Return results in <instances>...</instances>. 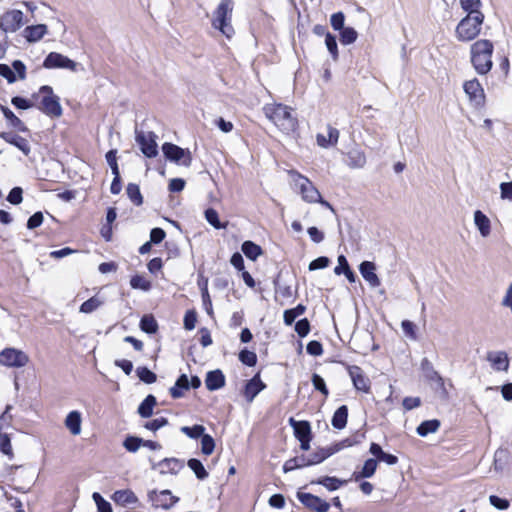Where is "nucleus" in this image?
<instances>
[{"label": "nucleus", "mask_w": 512, "mask_h": 512, "mask_svg": "<svg viewBox=\"0 0 512 512\" xmlns=\"http://www.w3.org/2000/svg\"><path fill=\"white\" fill-rule=\"evenodd\" d=\"M494 45L490 40L480 39L470 47V60L479 75H486L493 66L492 54Z\"/></svg>", "instance_id": "1"}, {"label": "nucleus", "mask_w": 512, "mask_h": 512, "mask_svg": "<svg viewBox=\"0 0 512 512\" xmlns=\"http://www.w3.org/2000/svg\"><path fill=\"white\" fill-rule=\"evenodd\" d=\"M265 116L281 131L290 133L297 127V119L292 116L291 109L283 104H266L263 108Z\"/></svg>", "instance_id": "2"}, {"label": "nucleus", "mask_w": 512, "mask_h": 512, "mask_svg": "<svg viewBox=\"0 0 512 512\" xmlns=\"http://www.w3.org/2000/svg\"><path fill=\"white\" fill-rule=\"evenodd\" d=\"M233 0H221L216 10L213 12L212 27L219 30L228 39L234 35L232 26Z\"/></svg>", "instance_id": "3"}, {"label": "nucleus", "mask_w": 512, "mask_h": 512, "mask_svg": "<svg viewBox=\"0 0 512 512\" xmlns=\"http://www.w3.org/2000/svg\"><path fill=\"white\" fill-rule=\"evenodd\" d=\"M483 21V13L466 15L456 27L457 39L463 42L474 40L481 32Z\"/></svg>", "instance_id": "4"}, {"label": "nucleus", "mask_w": 512, "mask_h": 512, "mask_svg": "<svg viewBox=\"0 0 512 512\" xmlns=\"http://www.w3.org/2000/svg\"><path fill=\"white\" fill-rule=\"evenodd\" d=\"M289 174L305 202L316 203L320 200V192L307 177L295 170L289 171Z\"/></svg>", "instance_id": "5"}, {"label": "nucleus", "mask_w": 512, "mask_h": 512, "mask_svg": "<svg viewBox=\"0 0 512 512\" xmlns=\"http://www.w3.org/2000/svg\"><path fill=\"white\" fill-rule=\"evenodd\" d=\"M421 369L426 380L432 383L435 391L439 393L440 397L448 399L449 392L446 388L443 377L434 369L433 364L427 358L422 359Z\"/></svg>", "instance_id": "6"}, {"label": "nucleus", "mask_w": 512, "mask_h": 512, "mask_svg": "<svg viewBox=\"0 0 512 512\" xmlns=\"http://www.w3.org/2000/svg\"><path fill=\"white\" fill-rule=\"evenodd\" d=\"M162 152L167 160L178 165L189 167L192 163V155L190 150L181 148L176 144L165 142L162 145Z\"/></svg>", "instance_id": "7"}, {"label": "nucleus", "mask_w": 512, "mask_h": 512, "mask_svg": "<svg viewBox=\"0 0 512 512\" xmlns=\"http://www.w3.org/2000/svg\"><path fill=\"white\" fill-rule=\"evenodd\" d=\"M156 138L157 136L154 132L135 130V141L140 146L141 152L148 158H154L158 155Z\"/></svg>", "instance_id": "8"}, {"label": "nucleus", "mask_w": 512, "mask_h": 512, "mask_svg": "<svg viewBox=\"0 0 512 512\" xmlns=\"http://www.w3.org/2000/svg\"><path fill=\"white\" fill-rule=\"evenodd\" d=\"M28 362V355L21 350L5 348L0 352V364L3 366L20 368Z\"/></svg>", "instance_id": "9"}, {"label": "nucleus", "mask_w": 512, "mask_h": 512, "mask_svg": "<svg viewBox=\"0 0 512 512\" xmlns=\"http://www.w3.org/2000/svg\"><path fill=\"white\" fill-rule=\"evenodd\" d=\"M23 12L17 9L8 10L0 17V29L6 34L19 30L23 25Z\"/></svg>", "instance_id": "10"}, {"label": "nucleus", "mask_w": 512, "mask_h": 512, "mask_svg": "<svg viewBox=\"0 0 512 512\" xmlns=\"http://www.w3.org/2000/svg\"><path fill=\"white\" fill-rule=\"evenodd\" d=\"M464 91L469 98L471 105L477 109L485 105V93L478 79L466 81L463 85Z\"/></svg>", "instance_id": "11"}, {"label": "nucleus", "mask_w": 512, "mask_h": 512, "mask_svg": "<svg viewBox=\"0 0 512 512\" xmlns=\"http://www.w3.org/2000/svg\"><path fill=\"white\" fill-rule=\"evenodd\" d=\"M77 66L78 63L57 52H50L43 61V67L46 69H68L76 71Z\"/></svg>", "instance_id": "12"}, {"label": "nucleus", "mask_w": 512, "mask_h": 512, "mask_svg": "<svg viewBox=\"0 0 512 512\" xmlns=\"http://www.w3.org/2000/svg\"><path fill=\"white\" fill-rule=\"evenodd\" d=\"M148 500L155 508L170 509L179 501V498L174 496L170 490L165 489L160 492L156 490L150 491L148 493Z\"/></svg>", "instance_id": "13"}, {"label": "nucleus", "mask_w": 512, "mask_h": 512, "mask_svg": "<svg viewBox=\"0 0 512 512\" xmlns=\"http://www.w3.org/2000/svg\"><path fill=\"white\" fill-rule=\"evenodd\" d=\"M0 76L5 78L8 83H14L17 79L26 78V66L21 60H14L12 65L0 64Z\"/></svg>", "instance_id": "14"}, {"label": "nucleus", "mask_w": 512, "mask_h": 512, "mask_svg": "<svg viewBox=\"0 0 512 512\" xmlns=\"http://www.w3.org/2000/svg\"><path fill=\"white\" fill-rule=\"evenodd\" d=\"M354 442H352L350 439H345L341 443L336 444L334 447L329 448H320L311 455H307L309 457V463L310 465H315L318 463L323 462L325 459H327L329 456L333 455L334 453L338 452L340 449L344 447L352 446Z\"/></svg>", "instance_id": "15"}, {"label": "nucleus", "mask_w": 512, "mask_h": 512, "mask_svg": "<svg viewBox=\"0 0 512 512\" xmlns=\"http://www.w3.org/2000/svg\"><path fill=\"white\" fill-rule=\"evenodd\" d=\"M297 498L304 506L315 512H327L330 508L328 502L311 493L298 492Z\"/></svg>", "instance_id": "16"}, {"label": "nucleus", "mask_w": 512, "mask_h": 512, "mask_svg": "<svg viewBox=\"0 0 512 512\" xmlns=\"http://www.w3.org/2000/svg\"><path fill=\"white\" fill-rule=\"evenodd\" d=\"M347 370L355 389L368 393L370 391V380L363 370L356 365H348Z\"/></svg>", "instance_id": "17"}, {"label": "nucleus", "mask_w": 512, "mask_h": 512, "mask_svg": "<svg viewBox=\"0 0 512 512\" xmlns=\"http://www.w3.org/2000/svg\"><path fill=\"white\" fill-rule=\"evenodd\" d=\"M39 109L51 117H60L62 115V108L59 102V97L56 95L43 96Z\"/></svg>", "instance_id": "18"}, {"label": "nucleus", "mask_w": 512, "mask_h": 512, "mask_svg": "<svg viewBox=\"0 0 512 512\" xmlns=\"http://www.w3.org/2000/svg\"><path fill=\"white\" fill-rule=\"evenodd\" d=\"M487 361L495 371H507L509 357L505 351H490L487 353Z\"/></svg>", "instance_id": "19"}, {"label": "nucleus", "mask_w": 512, "mask_h": 512, "mask_svg": "<svg viewBox=\"0 0 512 512\" xmlns=\"http://www.w3.org/2000/svg\"><path fill=\"white\" fill-rule=\"evenodd\" d=\"M266 388V385L261 381L259 373L252 379L248 380L244 387V397L247 402L251 403L254 398Z\"/></svg>", "instance_id": "20"}, {"label": "nucleus", "mask_w": 512, "mask_h": 512, "mask_svg": "<svg viewBox=\"0 0 512 512\" xmlns=\"http://www.w3.org/2000/svg\"><path fill=\"white\" fill-rule=\"evenodd\" d=\"M359 271L366 282L369 283L371 287L380 286L381 282L376 271V266L373 262L363 261L359 266Z\"/></svg>", "instance_id": "21"}, {"label": "nucleus", "mask_w": 512, "mask_h": 512, "mask_svg": "<svg viewBox=\"0 0 512 512\" xmlns=\"http://www.w3.org/2000/svg\"><path fill=\"white\" fill-rule=\"evenodd\" d=\"M0 138H2L7 143L17 147L24 153V155H29L31 148L29 142L25 138L9 132H0Z\"/></svg>", "instance_id": "22"}, {"label": "nucleus", "mask_w": 512, "mask_h": 512, "mask_svg": "<svg viewBox=\"0 0 512 512\" xmlns=\"http://www.w3.org/2000/svg\"><path fill=\"white\" fill-rule=\"evenodd\" d=\"M205 384L209 391L219 390L225 386V376L219 369L209 371L206 374Z\"/></svg>", "instance_id": "23"}, {"label": "nucleus", "mask_w": 512, "mask_h": 512, "mask_svg": "<svg viewBox=\"0 0 512 512\" xmlns=\"http://www.w3.org/2000/svg\"><path fill=\"white\" fill-rule=\"evenodd\" d=\"M289 424L293 428L294 435L298 440L312 438L311 426L308 421H297L291 417Z\"/></svg>", "instance_id": "24"}, {"label": "nucleus", "mask_w": 512, "mask_h": 512, "mask_svg": "<svg viewBox=\"0 0 512 512\" xmlns=\"http://www.w3.org/2000/svg\"><path fill=\"white\" fill-rule=\"evenodd\" d=\"M510 454L507 449L499 448L495 451L493 470L496 473L502 474L508 467Z\"/></svg>", "instance_id": "25"}, {"label": "nucleus", "mask_w": 512, "mask_h": 512, "mask_svg": "<svg viewBox=\"0 0 512 512\" xmlns=\"http://www.w3.org/2000/svg\"><path fill=\"white\" fill-rule=\"evenodd\" d=\"M184 467L183 461L176 458H165L157 464L160 473L176 474Z\"/></svg>", "instance_id": "26"}, {"label": "nucleus", "mask_w": 512, "mask_h": 512, "mask_svg": "<svg viewBox=\"0 0 512 512\" xmlns=\"http://www.w3.org/2000/svg\"><path fill=\"white\" fill-rule=\"evenodd\" d=\"M81 413L79 411H71L65 419V426L72 435H79L81 433Z\"/></svg>", "instance_id": "27"}, {"label": "nucleus", "mask_w": 512, "mask_h": 512, "mask_svg": "<svg viewBox=\"0 0 512 512\" xmlns=\"http://www.w3.org/2000/svg\"><path fill=\"white\" fill-rule=\"evenodd\" d=\"M46 33L47 26L45 24L27 26L24 29V37L28 42H37L42 39Z\"/></svg>", "instance_id": "28"}, {"label": "nucleus", "mask_w": 512, "mask_h": 512, "mask_svg": "<svg viewBox=\"0 0 512 512\" xmlns=\"http://www.w3.org/2000/svg\"><path fill=\"white\" fill-rule=\"evenodd\" d=\"M327 130H328V136L327 137L325 135H323V134H318L317 137H316L317 144L320 147H323V148H327L329 146L336 145L337 142H338V139H339V131H338V129H336V128L332 127V126H328Z\"/></svg>", "instance_id": "29"}, {"label": "nucleus", "mask_w": 512, "mask_h": 512, "mask_svg": "<svg viewBox=\"0 0 512 512\" xmlns=\"http://www.w3.org/2000/svg\"><path fill=\"white\" fill-rule=\"evenodd\" d=\"M0 110L2 111L5 119L11 127L17 129L20 132H28L27 126L8 107L0 104Z\"/></svg>", "instance_id": "30"}, {"label": "nucleus", "mask_w": 512, "mask_h": 512, "mask_svg": "<svg viewBox=\"0 0 512 512\" xmlns=\"http://www.w3.org/2000/svg\"><path fill=\"white\" fill-rule=\"evenodd\" d=\"M189 390V379L186 374H182L176 380L174 386L170 388V395L174 399L184 396L185 392Z\"/></svg>", "instance_id": "31"}, {"label": "nucleus", "mask_w": 512, "mask_h": 512, "mask_svg": "<svg viewBox=\"0 0 512 512\" xmlns=\"http://www.w3.org/2000/svg\"><path fill=\"white\" fill-rule=\"evenodd\" d=\"M113 500L115 503L120 505L135 504L138 502V498L135 493L131 490H118L113 494Z\"/></svg>", "instance_id": "32"}, {"label": "nucleus", "mask_w": 512, "mask_h": 512, "mask_svg": "<svg viewBox=\"0 0 512 512\" xmlns=\"http://www.w3.org/2000/svg\"><path fill=\"white\" fill-rule=\"evenodd\" d=\"M474 222H475V225L477 226L480 234L483 237H487L490 234V230H491L490 220L480 210H477L474 213Z\"/></svg>", "instance_id": "33"}, {"label": "nucleus", "mask_w": 512, "mask_h": 512, "mask_svg": "<svg viewBox=\"0 0 512 512\" xmlns=\"http://www.w3.org/2000/svg\"><path fill=\"white\" fill-rule=\"evenodd\" d=\"M348 408L346 405L340 406L333 414L331 423L336 429H343L347 424Z\"/></svg>", "instance_id": "34"}, {"label": "nucleus", "mask_w": 512, "mask_h": 512, "mask_svg": "<svg viewBox=\"0 0 512 512\" xmlns=\"http://www.w3.org/2000/svg\"><path fill=\"white\" fill-rule=\"evenodd\" d=\"M306 466H310L309 457L307 455H300L287 460L283 465V470L287 473Z\"/></svg>", "instance_id": "35"}, {"label": "nucleus", "mask_w": 512, "mask_h": 512, "mask_svg": "<svg viewBox=\"0 0 512 512\" xmlns=\"http://www.w3.org/2000/svg\"><path fill=\"white\" fill-rule=\"evenodd\" d=\"M156 405V398L148 395L139 405L138 413L143 418H149L153 414V408Z\"/></svg>", "instance_id": "36"}, {"label": "nucleus", "mask_w": 512, "mask_h": 512, "mask_svg": "<svg viewBox=\"0 0 512 512\" xmlns=\"http://www.w3.org/2000/svg\"><path fill=\"white\" fill-rule=\"evenodd\" d=\"M440 427V422L437 419L423 421L417 427L418 435L425 437L429 433H435Z\"/></svg>", "instance_id": "37"}, {"label": "nucleus", "mask_w": 512, "mask_h": 512, "mask_svg": "<svg viewBox=\"0 0 512 512\" xmlns=\"http://www.w3.org/2000/svg\"><path fill=\"white\" fill-rule=\"evenodd\" d=\"M241 249L245 256L251 260H256L262 254L261 247L252 241H245Z\"/></svg>", "instance_id": "38"}, {"label": "nucleus", "mask_w": 512, "mask_h": 512, "mask_svg": "<svg viewBox=\"0 0 512 512\" xmlns=\"http://www.w3.org/2000/svg\"><path fill=\"white\" fill-rule=\"evenodd\" d=\"M377 469V460L370 458L367 459L362 467V470L358 474H354L355 479L358 480L360 478H370L374 475Z\"/></svg>", "instance_id": "39"}, {"label": "nucleus", "mask_w": 512, "mask_h": 512, "mask_svg": "<svg viewBox=\"0 0 512 512\" xmlns=\"http://www.w3.org/2000/svg\"><path fill=\"white\" fill-rule=\"evenodd\" d=\"M103 303L104 301L101 298L93 296L83 302L79 310L81 313L89 314L97 310Z\"/></svg>", "instance_id": "40"}, {"label": "nucleus", "mask_w": 512, "mask_h": 512, "mask_svg": "<svg viewBox=\"0 0 512 512\" xmlns=\"http://www.w3.org/2000/svg\"><path fill=\"white\" fill-rule=\"evenodd\" d=\"M140 328L146 333L153 334L158 330V323L152 315H144L140 321Z\"/></svg>", "instance_id": "41"}, {"label": "nucleus", "mask_w": 512, "mask_h": 512, "mask_svg": "<svg viewBox=\"0 0 512 512\" xmlns=\"http://www.w3.org/2000/svg\"><path fill=\"white\" fill-rule=\"evenodd\" d=\"M128 198L136 205L140 206L143 203V198L140 188L137 184L129 183L126 188Z\"/></svg>", "instance_id": "42"}, {"label": "nucleus", "mask_w": 512, "mask_h": 512, "mask_svg": "<svg viewBox=\"0 0 512 512\" xmlns=\"http://www.w3.org/2000/svg\"><path fill=\"white\" fill-rule=\"evenodd\" d=\"M187 465L195 473L199 480H204L208 477V472L204 468L200 460L192 458L188 461Z\"/></svg>", "instance_id": "43"}, {"label": "nucleus", "mask_w": 512, "mask_h": 512, "mask_svg": "<svg viewBox=\"0 0 512 512\" xmlns=\"http://www.w3.org/2000/svg\"><path fill=\"white\" fill-rule=\"evenodd\" d=\"M358 33L352 27H344L340 30V42L343 45H349L357 40Z\"/></svg>", "instance_id": "44"}, {"label": "nucleus", "mask_w": 512, "mask_h": 512, "mask_svg": "<svg viewBox=\"0 0 512 512\" xmlns=\"http://www.w3.org/2000/svg\"><path fill=\"white\" fill-rule=\"evenodd\" d=\"M317 484L323 485L329 491L337 490L341 485L345 484L346 481H342L336 477L325 476L316 481Z\"/></svg>", "instance_id": "45"}, {"label": "nucleus", "mask_w": 512, "mask_h": 512, "mask_svg": "<svg viewBox=\"0 0 512 512\" xmlns=\"http://www.w3.org/2000/svg\"><path fill=\"white\" fill-rule=\"evenodd\" d=\"M461 8L467 12V15L482 13L480 7L482 6L481 0H459Z\"/></svg>", "instance_id": "46"}, {"label": "nucleus", "mask_w": 512, "mask_h": 512, "mask_svg": "<svg viewBox=\"0 0 512 512\" xmlns=\"http://www.w3.org/2000/svg\"><path fill=\"white\" fill-rule=\"evenodd\" d=\"M349 166L354 168H361L366 163L365 155L358 150H352L348 153Z\"/></svg>", "instance_id": "47"}, {"label": "nucleus", "mask_w": 512, "mask_h": 512, "mask_svg": "<svg viewBox=\"0 0 512 512\" xmlns=\"http://www.w3.org/2000/svg\"><path fill=\"white\" fill-rule=\"evenodd\" d=\"M205 219L215 229L226 228V224H223L219 220L218 212L215 209H213V208H208V209L205 210Z\"/></svg>", "instance_id": "48"}, {"label": "nucleus", "mask_w": 512, "mask_h": 512, "mask_svg": "<svg viewBox=\"0 0 512 512\" xmlns=\"http://www.w3.org/2000/svg\"><path fill=\"white\" fill-rule=\"evenodd\" d=\"M180 431L184 433L186 436L192 439H197L201 437L205 432V427L203 425H194L192 427L182 426Z\"/></svg>", "instance_id": "49"}, {"label": "nucleus", "mask_w": 512, "mask_h": 512, "mask_svg": "<svg viewBox=\"0 0 512 512\" xmlns=\"http://www.w3.org/2000/svg\"><path fill=\"white\" fill-rule=\"evenodd\" d=\"M130 285L133 289H140L142 291H149L151 289V282L141 275H135L130 280Z\"/></svg>", "instance_id": "50"}, {"label": "nucleus", "mask_w": 512, "mask_h": 512, "mask_svg": "<svg viewBox=\"0 0 512 512\" xmlns=\"http://www.w3.org/2000/svg\"><path fill=\"white\" fill-rule=\"evenodd\" d=\"M136 373L139 379L146 384H152L157 379L156 374L150 371L147 367H138L136 369Z\"/></svg>", "instance_id": "51"}, {"label": "nucleus", "mask_w": 512, "mask_h": 512, "mask_svg": "<svg viewBox=\"0 0 512 512\" xmlns=\"http://www.w3.org/2000/svg\"><path fill=\"white\" fill-rule=\"evenodd\" d=\"M143 439L136 437V436H128L125 438L123 442L124 448L132 453H135L138 451L140 446H142Z\"/></svg>", "instance_id": "52"}, {"label": "nucleus", "mask_w": 512, "mask_h": 512, "mask_svg": "<svg viewBox=\"0 0 512 512\" xmlns=\"http://www.w3.org/2000/svg\"><path fill=\"white\" fill-rule=\"evenodd\" d=\"M215 448V441L212 436L203 434L201 436V451L204 455H211Z\"/></svg>", "instance_id": "53"}, {"label": "nucleus", "mask_w": 512, "mask_h": 512, "mask_svg": "<svg viewBox=\"0 0 512 512\" xmlns=\"http://www.w3.org/2000/svg\"><path fill=\"white\" fill-rule=\"evenodd\" d=\"M239 360L249 366V367H252V366H255L256 363H257V355L256 353L252 352V351H249L247 349H243L242 351H240L239 353Z\"/></svg>", "instance_id": "54"}, {"label": "nucleus", "mask_w": 512, "mask_h": 512, "mask_svg": "<svg viewBox=\"0 0 512 512\" xmlns=\"http://www.w3.org/2000/svg\"><path fill=\"white\" fill-rule=\"evenodd\" d=\"M92 498L97 505L98 512H113L111 504L106 501L98 492H94Z\"/></svg>", "instance_id": "55"}, {"label": "nucleus", "mask_w": 512, "mask_h": 512, "mask_svg": "<svg viewBox=\"0 0 512 512\" xmlns=\"http://www.w3.org/2000/svg\"><path fill=\"white\" fill-rule=\"evenodd\" d=\"M325 44H326L328 51L332 55L333 59H337L338 58V47H337L336 38L332 34L326 33Z\"/></svg>", "instance_id": "56"}, {"label": "nucleus", "mask_w": 512, "mask_h": 512, "mask_svg": "<svg viewBox=\"0 0 512 512\" xmlns=\"http://www.w3.org/2000/svg\"><path fill=\"white\" fill-rule=\"evenodd\" d=\"M311 381L316 390L320 391L325 397L328 396L329 391L326 387L324 379L320 375L314 373L312 375Z\"/></svg>", "instance_id": "57"}, {"label": "nucleus", "mask_w": 512, "mask_h": 512, "mask_svg": "<svg viewBox=\"0 0 512 512\" xmlns=\"http://www.w3.org/2000/svg\"><path fill=\"white\" fill-rule=\"evenodd\" d=\"M116 154V150H110L106 153V161L109 164L113 175L120 174Z\"/></svg>", "instance_id": "58"}, {"label": "nucleus", "mask_w": 512, "mask_h": 512, "mask_svg": "<svg viewBox=\"0 0 512 512\" xmlns=\"http://www.w3.org/2000/svg\"><path fill=\"white\" fill-rule=\"evenodd\" d=\"M168 424V420L165 417H159L148 421L144 424V427L151 431H157L158 429L166 426Z\"/></svg>", "instance_id": "59"}, {"label": "nucleus", "mask_w": 512, "mask_h": 512, "mask_svg": "<svg viewBox=\"0 0 512 512\" xmlns=\"http://www.w3.org/2000/svg\"><path fill=\"white\" fill-rule=\"evenodd\" d=\"M197 322V314L194 310L186 311L184 315V328L186 330H193Z\"/></svg>", "instance_id": "60"}, {"label": "nucleus", "mask_w": 512, "mask_h": 512, "mask_svg": "<svg viewBox=\"0 0 512 512\" xmlns=\"http://www.w3.org/2000/svg\"><path fill=\"white\" fill-rule=\"evenodd\" d=\"M295 331L300 337H305L308 335L310 331V323L308 319L303 318L296 322L295 324Z\"/></svg>", "instance_id": "61"}, {"label": "nucleus", "mask_w": 512, "mask_h": 512, "mask_svg": "<svg viewBox=\"0 0 512 512\" xmlns=\"http://www.w3.org/2000/svg\"><path fill=\"white\" fill-rule=\"evenodd\" d=\"M402 330L404 334L410 339L415 340L417 338L416 335V326L413 322L409 320H403L401 323Z\"/></svg>", "instance_id": "62"}, {"label": "nucleus", "mask_w": 512, "mask_h": 512, "mask_svg": "<svg viewBox=\"0 0 512 512\" xmlns=\"http://www.w3.org/2000/svg\"><path fill=\"white\" fill-rule=\"evenodd\" d=\"M345 16L342 12H337L331 15L330 23L334 30H341L344 28Z\"/></svg>", "instance_id": "63"}, {"label": "nucleus", "mask_w": 512, "mask_h": 512, "mask_svg": "<svg viewBox=\"0 0 512 512\" xmlns=\"http://www.w3.org/2000/svg\"><path fill=\"white\" fill-rule=\"evenodd\" d=\"M22 194L23 190L20 187H14L11 189L7 196V201H9L11 204L17 205L22 202Z\"/></svg>", "instance_id": "64"}]
</instances>
